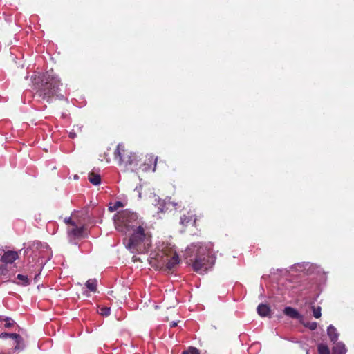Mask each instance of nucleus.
<instances>
[{
	"label": "nucleus",
	"mask_w": 354,
	"mask_h": 354,
	"mask_svg": "<svg viewBox=\"0 0 354 354\" xmlns=\"http://www.w3.org/2000/svg\"><path fill=\"white\" fill-rule=\"evenodd\" d=\"M116 230L128 234L126 248L132 252L145 253L151 246V233L138 223H114Z\"/></svg>",
	"instance_id": "nucleus-1"
},
{
	"label": "nucleus",
	"mask_w": 354,
	"mask_h": 354,
	"mask_svg": "<svg viewBox=\"0 0 354 354\" xmlns=\"http://www.w3.org/2000/svg\"><path fill=\"white\" fill-rule=\"evenodd\" d=\"M35 84L37 87L38 95L47 102L50 103L55 97L64 99V95L59 93L62 86L61 80L53 70L39 75L37 80L35 79Z\"/></svg>",
	"instance_id": "nucleus-2"
},
{
	"label": "nucleus",
	"mask_w": 354,
	"mask_h": 354,
	"mask_svg": "<svg viewBox=\"0 0 354 354\" xmlns=\"http://www.w3.org/2000/svg\"><path fill=\"white\" fill-rule=\"evenodd\" d=\"M185 262L192 266L197 272L207 270L209 255L207 248L202 243H193L185 250L183 254Z\"/></svg>",
	"instance_id": "nucleus-3"
},
{
	"label": "nucleus",
	"mask_w": 354,
	"mask_h": 354,
	"mask_svg": "<svg viewBox=\"0 0 354 354\" xmlns=\"http://www.w3.org/2000/svg\"><path fill=\"white\" fill-rule=\"evenodd\" d=\"M114 159L118 165L123 167L125 171H136L138 170L140 162V157L134 152L126 148L124 144H118L113 152Z\"/></svg>",
	"instance_id": "nucleus-4"
},
{
	"label": "nucleus",
	"mask_w": 354,
	"mask_h": 354,
	"mask_svg": "<svg viewBox=\"0 0 354 354\" xmlns=\"http://www.w3.org/2000/svg\"><path fill=\"white\" fill-rule=\"evenodd\" d=\"M128 204L127 200H113L109 202L108 210L110 212H117L113 216V221H136L138 219L137 213L129 209L119 211L120 209L125 207Z\"/></svg>",
	"instance_id": "nucleus-5"
},
{
	"label": "nucleus",
	"mask_w": 354,
	"mask_h": 354,
	"mask_svg": "<svg viewBox=\"0 0 354 354\" xmlns=\"http://www.w3.org/2000/svg\"><path fill=\"white\" fill-rule=\"evenodd\" d=\"M67 233L70 239H80L87 234V228L83 223H66Z\"/></svg>",
	"instance_id": "nucleus-6"
},
{
	"label": "nucleus",
	"mask_w": 354,
	"mask_h": 354,
	"mask_svg": "<svg viewBox=\"0 0 354 354\" xmlns=\"http://www.w3.org/2000/svg\"><path fill=\"white\" fill-rule=\"evenodd\" d=\"M157 161L158 157H155L153 155H149V156H147L143 163H139L138 169H140L142 171H149L150 169H152L153 171H155Z\"/></svg>",
	"instance_id": "nucleus-7"
},
{
	"label": "nucleus",
	"mask_w": 354,
	"mask_h": 354,
	"mask_svg": "<svg viewBox=\"0 0 354 354\" xmlns=\"http://www.w3.org/2000/svg\"><path fill=\"white\" fill-rule=\"evenodd\" d=\"M19 258L18 252L16 251L9 250L5 252L1 257V261L4 263H12Z\"/></svg>",
	"instance_id": "nucleus-8"
},
{
	"label": "nucleus",
	"mask_w": 354,
	"mask_h": 354,
	"mask_svg": "<svg viewBox=\"0 0 354 354\" xmlns=\"http://www.w3.org/2000/svg\"><path fill=\"white\" fill-rule=\"evenodd\" d=\"M166 260V270L168 271H171L179 263L180 261L179 257L176 253H175L169 259H168L167 257Z\"/></svg>",
	"instance_id": "nucleus-9"
},
{
	"label": "nucleus",
	"mask_w": 354,
	"mask_h": 354,
	"mask_svg": "<svg viewBox=\"0 0 354 354\" xmlns=\"http://www.w3.org/2000/svg\"><path fill=\"white\" fill-rule=\"evenodd\" d=\"M257 312L261 317H270L271 310L268 305L261 304L258 306Z\"/></svg>",
	"instance_id": "nucleus-10"
},
{
	"label": "nucleus",
	"mask_w": 354,
	"mask_h": 354,
	"mask_svg": "<svg viewBox=\"0 0 354 354\" xmlns=\"http://www.w3.org/2000/svg\"><path fill=\"white\" fill-rule=\"evenodd\" d=\"M327 334L330 341L335 342L339 337V334L337 333V329L333 325H330L327 328Z\"/></svg>",
	"instance_id": "nucleus-11"
},
{
	"label": "nucleus",
	"mask_w": 354,
	"mask_h": 354,
	"mask_svg": "<svg viewBox=\"0 0 354 354\" xmlns=\"http://www.w3.org/2000/svg\"><path fill=\"white\" fill-rule=\"evenodd\" d=\"M346 348L342 342L337 343L333 348V354H346Z\"/></svg>",
	"instance_id": "nucleus-12"
},
{
	"label": "nucleus",
	"mask_w": 354,
	"mask_h": 354,
	"mask_svg": "<svg viewBox=\"0 0 354 354\" xmlns=\"http://www.w3.org/2000/svg\"><path fill=\"white\" fill-rule=\"evenodd\" d=\"M284 313L291 318L297 319L299 317V313L298 311L292 307H286L284 309Z\"/></svg>",
	"instance_id": "nucleus-13"
},
{
	"label": "nucleus",
	"mask_w": 354,
	"mask_h": 354,
	"mask_svg": "<svg viewBox=\"0 0 354 354\" xmlns=\"http://www.w3.org/2000/svg\"><path fill=\"white\" fill-rule=\"evenodd\" d=\"M88 178L89 182L94 185H97L101 183L100 176L94 172L89 173Z\"/></svg>",
	"instance_id": "nucleus-14"
},
{
	"label": "nucleus",
	"mask_w": 354,
	"mask_h": 354,
	"mask_svg": "<svg viewBox=\"0 0 354 354\" xmlns=\"http://www.w3.org/2000/svg\"><path fill=\"white\" fill-rule=\"evenodd\" d=\"M17 279L20 281L17 283L19 285L28 286L30 284V280L27 276L21 274H17Z\"/></svg>",
	"instance_id": "nucleus-15"
},
{
	"label": "nucleus",
	"mask_w": 354,
	"mask_h": 354,
	"mask_svg": "<svg viewBox=\"0 0 354 354\" xmlns=\"http://www.w3.org/2000/svg\"><path fill=\"white\" fill-rule=\"evenodd\" d=\"M86 286L89 290L95 292L97 290V281L95 279H89L86 281Z\"/></svg>",
	"instance_id": "nucleus-16"
},
{
	"label": "nucleus",
	"mask_w": 354,
	"mask_h": 354,
	"mask_svg": "<svg viewBox=\"0 0 354 354\" xmlns=\"http://www.w3.org/2000/svg\"><path fill=\"white\" fill-rule=\"evenodd\" d=\"M319 354H330V350L328 346L319 344L317 347Z\"/></svg>",
	"instance_id": "nucleus-17"
},
{
	"label": "nucleus",
	"mask_w": 354,
	"mask_h": 354,
	"mask_svg": "<svg viewBox=\"0 0 354 354\" xmlns=\"http://www.w3.org/2000/svg\"><path fill=\"white\" fill-rule=\"evenodd\" d=\"M16 342V345L15 346V350H22L24 348V344L23 342V338L20 335V338H15L14 339Z\"/></svg>",
	"instance_id": "nucleus-18"
},
{
	"label": "nucleus",
	"mask_w": 354,
	"mask_h": 354,
	"mask_svg": "<svg viewBox=\"0 0 354 354\" xmlns=\"http://www.w3.org/2000/svg\"><path fill=\"white\" fill-rule=\"evenodd\" d=\"M7 337H10L14 339L15 338H20V335L17 333H8L6 332L1 333L0 334L1 339H6Z\"/></svg>",
	"instance_id": "nucleus-19"
},
{
	"label": "nucleus",
	"mask_w": 354,
	"mask_h": 354,
	"mask_svg": "<svg viewBox=\"0 0 354 354\" xmlns=\"http://www.w3.org/2000/svg\"><path fill=\"white\" fill-rule=\"evenodd\" d=\"M321 310L322 309L320 306H312L313 315L314 317L318 319L321 317Z\"/></svg>",
	"instance_id": "nucleus-20"
},
{
	"label": "nucleus",
	"mask_w": 354,
	"mask_h": 354,
	"mask_svg": "<svg viewBox=\"0 0 354 354\" xmlns=\"http://www.w3.org/2000/svg\"><path fill=\"white\" fill-rule=\"evenodd\" d=\"M102 316H109L111 313V309L109 307H102L100 308L98 312Z\"/></svg>",
	"instance_id": "nucleus-21"
},
{
	"label": "nucleus",
	"mask_w": 354,
	"mask_h": 354,
	"mask_svg": "<svg viewBox=\"0 0 354 354\" xmlns=\"http://www.w3.org/2000/svg\"><path fill=\"white\" fill-rule=\"evenodd\" d=\"M182 354H200V352L196 348L190 346L187 350L183 351Z\"/></svg>",
	"instance_id": "nucleus-22"
},
{
	"label": "nucleus",
	"mask_w": 354,
	"mask_h": 354,
	"mask_svg": "<svg viewBox=\"0 0 354 354\" xmlns=\"http://www.w3.org/2000/svg\"><path fill=\"white\" fill-rule=\"evenodd\" d=\"M72 219H82V220L84 221V220H86V218L79 216L78 214H73L72 215V218H71V217L65 218L64 221H65V222L72 221Z\"/></svg>",
	"instance_id": "nucleus-23"
},
{
	"label": "nucleus",
	"mask_w": 354,
	"mask_h": 354,
	"mask_svg": "<svg viewBox=\"0 0 354 354\" xmlns=\"http://www.w3.org/2000/svg\"><path fill=\"white\" fill-rule=\"evenodd\" d=\"M4 321L6 322L5 327L6 328H11L15 324V322L11 318H10V317H6L4 319Z\"/></svg>",
	"instance_id": "nucleus-24"
},
{
	"label": "nucleus",
	"mask_w": 354,
	"mask_h": 354,
	"mask_svg": "<svg viewBox=\"0 0 354 354\" xmlns=\"http://www.w3.org/2000/svg\"><path fill=\"white\" fill-rule=\"evenodd\" d=\"M31 247L33 248V249H39L40 248L42 247V243L39 241H33Z\"/></svg>",
	"instance_id": "nucleus-25"
},
{
	"label": "nucleus",
	"mask_w": 354,
	"mask_h": 354,
	"mask_svg": "<svg viewBox=\"0 0 354 354\" xmlns=\"http://www.w3.org/2000/svg\"><path fill=\"white\" fill-rule=\"evenodd\" d=\"M306 326L310 329L311 330H314L317 328V324L316 322H309L307 324Z\"/></svg>",
	"instance_id": "nucleus-26"
},
{
	"label": "nucleus",
	"mask_w": 354,
	"mask_h": 354,
	"mask_svg": "<svg viewBox=\"0 0 354 354\" xmlns=\"http://www.w3.org/2000/svg\"><path fill=\"white\" fill-rule=\"evenodd\" d=\"M84 212H86V210H84ZM75 214H78L79 216H83V217H85L86 219L88 218V216H86L87 213H86L85 214H83V213H80V212H76Z\"/></svg>",
	"instance_id": "nucleus-27"
},
{
	"label": "nucleus",
	"mask_w": 354,
	"mask_h": 354,
	"mask_svg": "<svg viewBox=\"0 0 354 354\" xmlns=\"http://www.w3.org/2000/svg\"><path fill=\"white\" fill-rule=\"evenodd\" d=\"M69 137H70L71 138H75V137H76V133H74V132H71V133H69Z\"/></svg>",
	"instance_id": "nucleus-28"
},
{
	"label": "nucleus",
	"mask_w": 354,
	"mask_h": 354,
	"mask_svg": "<svg viewBox=\"0 0 354 354\" xmlns=\"http://www.w3.org/2000/svg\"><path fill=\"white\" fill-rule=\"evenodd\" d=\"M177 326V323H176V322H171V323L170 324V327H171V328L175 327V326Z\"/></svg>",
	"instance_id": "nucleus-29"
}]
</instances>
